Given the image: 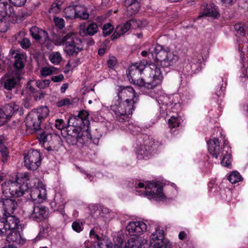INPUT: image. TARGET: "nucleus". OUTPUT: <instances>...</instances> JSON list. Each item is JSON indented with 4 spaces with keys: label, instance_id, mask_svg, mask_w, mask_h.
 <instances>
[{
    "label": "nucleus",
    "instance_id": "f257e3e1",
    "mask_svg": "<svg viewBox=\"0 0 248 248\" xmlns=\"http://www.w3.org/2000/svg\"><path fill=\"white\" fill-rule=\"evenodd\" d=\"M153 66L155 69L148 68L144 76L141 77L142 73L146 68L144 63L140 62L132 64L127 71L129 81L138 86H144L148 89L155 88L161 83L163 76L159 68L155 65Z\"/></svg>",
    "mask_w": 248,
    "mask_h": 248
},
{
    "label": "nucleus",
    "instance_id": "f03ea898",
    "mask_svg": "<svg viewBox=\"0 0 248 248\" xmlns=\"http://www.w3.org/2000/svg\"><path fill=\"white\" fill-rule=\"evenodd\" d=\"M57 41L59 45H65L64 51L69 55H77L83 49L81 39L71 31L66 33L63 32Z\"/></svg>",
    "mask_w": 248,
    "mask_h": 248
},
{
    "label": "nucleus",
    "instance_id": "7ed1b4c3",
    "mask_svg": "<svg viewBox=\"0 0 248 248\" xmlns=\"http://www.w3.org/2000/svg\"><path fill=\"white\" fill-rule=\"evenodd\" d=\"M150 51L156 62H159L161 66L164 67L173 65L178 60L177 55L163 49L159 45L152 46L150 48Z\"/></svg>",
    "mask_w": 248,
    "mask_h": 248
},
{
    "label": "nucleus",
    "instance_id": "20e7f679",
    "mask_svg": "<svg viewBox=\"0 0 248 248\" xmlns=\"http://www.w3.org/2000/svg\"><path fill=\"white\" fill-rule=\"evenodd\" d=\"M19 223V219L16 217H10L6 222H3V227L0 228V236H6V240L9 243L17 242L20 240L21 236L17 227Z\"/></svg>",
    "mask_w": 248,
    "mask_h": 248
},
{
    "label": "nucleus",
    "instance_id": "39448f33",
    "mask_svg": "<svg viewBox=\"0 0 248 248\" xmlns=\"http://www.w3.org/2000/svg\"><path fill=\"white\" fill-rule=\"evenodd\" d=\"M18 205L16 200L10 198H2L0 199V228L3 227V222H6L10 217H16L12 215Z\"/></svg>",
    "mask_w": 248,
    "mask_h": 248
},
{
    "label": "nucleus",
    "instance_id": "423d86ee",
    "mask_svg": "<svg viewBox=\"0 0 248 248\" xmlns=\"http://www.w3.org/2000/svg\"><path fill=\"white\" fill-rule=\"evenodd\" d=\"M133 101L130 99H126L123 102L118 101V104L111 106V109L117 115V119L120 122H124L128 118V115L132 114L133 109Z\"/></svg>",
    "mask_w": 248,
    "mask_h": 248
},
{
    "label": "nucleus",
    "instance_id": "0eeeda50",
    "mask_svg": "<svg viewBox=\"0 0 248 248\" xmlns=\"http://www.w3.org/2000/svg\"><path fill=\"white\" fill-rule=\"evenodd\" d=\"M40 153L36 150L30 149L24 156V165L30 170H36L41 163Z\"/></svg>",
    "mask_w": 248,
    "mask_h": 248
},
{
    "label": "nucleus",
    "instance_id": "6e6552de",
    "mask_svg": "<svg viewBox=\"0 0 248 248\" xmlns=\"http://www.w3.org/2000/svg\"><path fill=\"white\" fill-rule=\"evenodd\" d=\"M71 119L69 118L67 122L68 126L66 128V131L68 135H75L79 137H85L87 138H90V134L88 128H84L82 130V125H80L81 120L78 121V122L72 121L70 122Z\"/></svg>",
    "mask_w": 248,
    "mask_h": 248
},
{
    "label": "nucleus",
    "instance_id": "1a4fd4ad",
    "mask_svg": "<svg viewBox=\"0 0 248 248\" xmlns=\"http://www.w3.org/2000/svg\"><path fill=\"white\" fill-rule=\"evenodd\" d=\"M40 140L47 151L57 150L61 145V138L57 135L43 132L40 135Z\"/></svg>",
    "mask_w": 248,
    "mask_h": 248
},
{
    "label": "nucleus",
    "instance_id": "9d476101",
    "mask_svg": "<svg viewBox=\"0 0 248 248\" xmlns=\"http://www.w3.org/2000/svg\"><path fill=\"white\" fill-rule=\"evenodd\" d=\"M170 242L164 239V231L159 227L155 229V232L150 236L149 248H162Z\"/></svg>",
    "mask_w": 248,
    "mask_h": 248
},
{
    "label": "nucleus",
    "instance_id": "9b49d317",
    "mask_svg": "<svg viewBox=\"0 0 248 248\" xmlns=\"http://www.w3.org/2000/svg\"><path fill=\"white\" fill-rule=\"evenodd\" d=\"M48 214V209L43 205H34L30 212V218L39 222L46 219Z\"/></svg>",
    "mask_w": 248,
    "mask_h": 248
},
{
    "label": "nucleus",
    "instance_id": "f8f14e48",
    "mask_svg": "<svg viewBox=\"0 0 248 248\" xmlns=\"http://www.w3.org/2000/svg\"><path fill=\"white\" fill-rule=\"evenodd\" d=\"M42 121L38 118V116L32 111L30 112L26 118V125L28 130L36 131L40 129V124Z\"/></svg>",
    "mask_w": 248,
    "mask_h": 248
},
{
    "label": "nucleus",
    "instance_id": "ddd939ff",
    "mask_svg": "<svg viewBox=\"0 0 248 248\" xmlns=\"http://www.w3.org/2000/svg\"><path fill=\"white\" fill-rule=\"evenodd\" d=\"M0 119H2L3 124L10 119L13 114L19 109V106L13 103L5 105L2 108H0Z\"/></svg>",
    "mask_w": 248,
    "mask_h": 248
},
{
    "label": "nucleus",
    "instance_id": "4468645a",
    "mask_svg": "<svg viewBox=\"0 0 248 248\" xmlns=\"http://www.w3.org/2000/svg\"><path fill=\"white\" fill-rule=\"evenodd\" d=\"M146 225L143 222H130L126 226V230L131 235L138 236L146 229Z\"/></svg>",
    "mask_w": 248,
    "mask_h": 248
},
{
    "label": "nucleus",
    "instance_id": "2eb2a0df",
    "mask_svg": "<svg viewBox=\"0 0 248 248\" xmlns=\"http://www.w3.org/2000/svg\"><path fill=\"white\" fill-rule=\"evenodd\" d=\"M7 16L13 19L16 17L14 8L7 2H0V21H2Z\"/></svg>",
    "mask_w": 248,
    "mask_h": 248
},
{
    "label": "nucleus",
    "instance_id": "dca6fc26",
    "mask_svg": "<svg viewBox=\"0 0 248 248\" xmlns=\"http://www.w3.org/2000/svg\"><path fill=\"white\" fill-rule=\"evenodd\" d=\"M20 79L21 77L18 74L9 75L4 78L3 87L7 90L11 91L19 85Z\"/></svg>",
    "mask_w": 248,
    "mask_h": 248
},
{
    "label": "nucleus",
    "instance_id": "f3484780",
    "mask_svg": "<svg viewBox=\"0 0 248 248\" xmlns=\"http://www.w3.org/2000/svg\"><path fill=\"white\" fill-rule=\"evenodd\" d=\"M46 190L44 187H35L31 189L30 197L32 202L40 203L46 198Z\"/></svg>",
    "mask_w": 248,
    "mask_h": 248
},
{
    "label": "nucleus",
    "instance_id": "a211bd4d",
    "mask_svg": "<svg viewBox=\"0 0 248 248\" xmlns=\"http://www.w3.org/2000/svg\"><path fill=\"white\" fill-rule=\"evenodd\" d=\"M150 189V191H145L146 195L152 196L154 197H157L159 199H162L164 197L163 193V187L159 186L157 183L154 182L150 183L148 186L145 187V189Z\"/></svg>",
    "mask_w": 248,
    "mask_h": 248
},
{
    "label": "nucleus",
    "instance_id": "6ab92c4d",
    "mask_svg": "<svg viewBox=\"0 0 248 248\" xmlns=\"http://www.w3.org/2000/svg\"><path fill=\"white\" fill-rule=\"evenodd\" d=\"M202 12L198 17V19L204 16L217 18L219 16V14L217 10L216 6L214 4L202 5Z\"/></svg>",
    "mask_w": 248,
    "mask_h": 248
},
{
    "label": "nucleus",
    "instance_id": "aec40b11",
    "mask_svg": "<svg viewBox=\"0 0 248 248\" xmlns=\"http://www.w3.org/2000/svg\"><path fill=\"white\" fill-rule=\"evenodd\" d=\"M19 182L16 180L15 181H8L5 182L1 185L2 192L3 195L6 197L13 196Z\"/></svg>",
    "mask_w": 248,
    "mask_h": 248
},
{
    "label": "nucleus",
    "instance_id": "412c9836",
    "mask_svg": "<svg viewBox=\"0 0 248 248\" xmlns=\"http://www.w3.org/2000/svg\"><path fill=\"white\" fill-rule=\"evenodd\" d=\"M135 93L133 88L130 86L122 87L120 86L118 89V96L120 99H130L131 100L135 96Z\"/></svg>",
    "mask_w": 248,
    "mask_h": 248
},
{
    "label": "nucleus",
    "instance_id": "4be33fe9",
    "mask_svg": "<svg viewBox=\"0 0 248 248\" xmlns=\"http://www.w3.org/2000/svg\"><path fill=\"white\" fill-rule=\"evenodd\" d=\"M30 33L32 37L36 40L43 39L45 41L49 40L47 32L37 27H32L30 29Z\"/></svg>",
    "mask_w": 248,
    "mask_h": 248
},
{
    "label": "nucleus",
    "instance_id": "5701e85b",
    "mask_svg": "<svg viewBox=\"0 0 248 248\" xmlns=\"http://www.w3.org/2000/svg\"><path fill=\"white\" fill-rule=\"evenodd\" d=\"M208 151L213 156L217 158L220 153L218 139L214 138L207 142Z\"/></svg>",
    "mask_w": 248,
    "mask_h": 248
},
{
    "label": "nucleus",
    "instance_id": "b1692460",
    "mask_svg": "<svg viewBox=\"0 0 248 248\" xmlns=\"http://www.w3.org/2000/svg\"><path fill=\"white\" fill-rule=\"evenodd\" d=\"M88 116L87 112L82 110L80 111L77 116H73L70 118L71 119V122H78V121L81 120L80 125H82L83 128H88L89 129V125L90 124L89 121L87 119Z\"/></svg>",
    "mask_w": 248,
    "mask_h": 248
},
{
    "label": "nucleus",
    "instance_id": "393cba45",
    "mask_svg": "<svg viewBox=\"0 0 248 248\" xmlns=\"http://www.w3.org/2000/svg\"><path fill=\"white\" fill-rule=\"evenodd\" d=\"M221 156H222L221 164L225 167H229L231 164V150L229 147L224 146L221 149Z\"/></svg>",
    "mask_w": 248,
    "mask_h": 248
},
{
    "label": "nucleus",
    "instance_id": "a878e982",
    "mask_svg": "<svg viewBox=\"0 0 248 248\" xmlns=\"http://www.w3.org/2000/svg\"><path fill=\"white\" fill-rule=\"evenodd\" d=\"M98 25L95 23H92L89 24L86 27L81 28L79 31V33L83 36L90 35L93 36L98 31Z\"/></svg>",
    "mask_w": 248,
    "mask_h": 248
},
{
    "label": "nucleus",
    "instance_id": "bb28decb",
    "mask_svg": "<svg viewBox=\"0 0 248 248\" xmlns=\"http://www.w3.org/2000/svg\"><path fill=\"white\" fill-rule=\"evenodd\" d=\"M140 0H132L127 9V15L131 16L137 14L140 8Z\"/></svg>",
    "mask_w": 248,
    "mask_h": 248
},
{
    "label": "nucleus",
    "instance_id": "cd10ccee",
    "mask_svg": "<svg viewBox=\"0 0 248 248\" xmlns=\"http://www.w3.org/2000/svg\"><path fill=\"white\" fill-rule=\"evenodd\" d=\"M124 248H146L143 241L140 238H137L136 239H131L125 244Z\"/></svg>",
    "mask_w": 248,
    "mask_h": 248
},
{
    "label": "nucleus",
    "instance_id": "c85d7f7f",
    "mask_svg": "<svg viewBox=\"0 0 248 248\" xmlns=\"http://www.w3.org/2000/svg\"><path fill=\"white\" fill-rule=\"evenodd\" d=\"M32 111L38 115V118L41 121L48 115L49 112L47 107H42L36 110H32Z\"/></svg>",
    "mask_w": 248,
    "mask_h": 248
},
{
    "label": "nucleus",
    "instance_id": "c756f323",
    "mask_svg": "<svg viewBox=\"0 0 248 248\" xmlns=\"http://www.w3.org/2000/svg\"><path fill=\"white\" fill-rule=\"evenodd\" d=\"M28 184H22V183H18L17 188L15 191L13 197H19L23 195L25 191L28 189Z\"/></svg>",
    "mask_w": 248,
    "mask_h": 248
},
{
    "label": "nucleus",
    "instance_id": "7c9ffc66",
    "mask_svg": "<svg viewBox=\"0 0 248 248\" xmlns=\"http://www.w3.org/2000/svg\"><path fill=\"white\" fill-rule=\"evenodd\" d=\"M76 18L78 17L82 19H86L89 17V14L87 12L86 9L80 6H76Z\"/></svg>",
    "mask_w": 248,
    "mask_h": 248
},
{
    "label": "nucleus",
    "instance_id": "2f4dec72",
    "mask_svg": "<svg viewBox=\"0 0 248 248\" xmlns=\"http://www.w3.org/2000/svg\"><path fill=\"white\" fill-rule=\"evenodd\" d=\"M0 152L1 155V161L3 163H5L9 156V153L7 150V147L4 145L3 143L1 142V140H0Z\"/></svg>",
    "mask_w": 248,
    "mask_h": 248
},
{
    "label": "nucleus",
    "instance_id": "473e14b6",
    "mask_svg": "<svg viewBox=\"0 0 248 248\" xmlns=\"http://www.w3.org/2000/svg\"><path fill=\"white\" fill-rule=\"evenodd\" d=\"M62 2L61 1H56L53 2L48 9V12L52 14H57L61 11V6Z\"/></svg>",
    "mask_w": 248,
    "mask_h": 248
},
{
    "label": "nucleus",
    "instance_id": "72a5a7b5",
    "mask_svg": "<svg viewBox=\"0 0 248 248\" xmlns=\"http://www.w3.org/2000/svg\"><path fill=\"white\" fill-rule=\"evenodd\" d=\"M24 56L23 54H16L15 56L14 66L17 69H21L24 67Z\"/></svg>",
    "mask_w": 248,
    "mask_h": 248
},
{
    "label": "nucleus",
    "instance_id": "f704fd0d",
    "mask_svg": "<svg viewBox=\"0 0 248 248\" xmlns=\"http://www.w3.org/2000/svg\"><path fill=\"white\" fill-rule=\"evenodd\" d=\"M64 13L66 17L69 18H76V6H70L64 9Z\"/></svg>",
    "mask_w": 248,
    "mask_h": 248
},
{
    "label": "nucleus",
    "instance_id": "c9c22d12",
    "mask_svg": "<svg viewBox=\"0 0 248 248\" xmlns=\"http://www.w3.org/2000/svg\"><path fill=\"white\" fill-rule=\"evenodd\" d=\"M82 138L83 137L78 138V137L73 135L72 136L68 135L66 138V141L69 144L75 145H76L78 142L81 143L83 140Z\"/></svg>",
    "mask_w": 248,
    "mask_h": 248
},
{
    "label": "nucleus",
    "instance_id": "e433bc0d",
    "mask_svg": "<svg viewBox=\"0 0 248 248\" xmlns=\"http://www.w3.org/2000/svg\"><path fill=\"white\" fill-rule=\"evenodd\" d=\"M229 181L232 184H235L242 180V177L237 171L232 172L228 177Z\"/></svg>",
    "mask_w": 248,
    "mask_h": 248
},
{
    "label": "nucleus",
    "instance_id": "4c0bfd02",
    "mask_svg": "<svg viewBox=\"0 0 248 248\" xmlns=\"http://www.w3.org/2000/svg\"><path fill=\"white\" fill-rule=\"evenodd\" d=\"M149 148V147H147L145 145H141L137 151V154L139 155L138 157L139 158L141 157L144 158L150 155V152L147 150V148Z\"/></svg>",
    "mask_w": 248,
    "mask_h": 248
},
{
    "label": "nucleus",
    "instance_id": "58836bf2",
    "mask_svg": "<svg viewBox=\"0 0 248 248\" xmlns=\"http://www.w3.org/2000/svg\"><path fill=\"white\" fill-rule=\"evenodd\" d=\"M16 180L19 183L27 184L26 183L29 180V176L28 173H18L16 175Z\"/></svg>",
    "mask_w": 248,
    "mask_h": 248
},
{
    "label": "nucleus",
    "instance_id": "ea45409f",
    "mask_svg": "<svg viewBox=\"0 0 248 248\" xmlns=\"http://www.w3.org/2000/svg\"><path fill=\"white\" fill-rule=\"evenodd\" d=\"M49 59L52 63L57 64L61 61L62 57L60 53L56 52H53L50 55Z\"/></svg>",
    "mask_w": 248,
    "mask_h": 248
},
{
    "label": "nucleus",
    "instance_id": "a19ab883",
    "mask_svg": "<svg viewBox=\"0 0 248 248\" xmlns=\"http://www.w3.org/2000/svg\"><path fill=\"white\" fill-rule=\"evenodd\" d=\"M130 24V27L132 28L136 29V28H141L145 27L147 25V22L144 21V25H140V23H141L140 20H137L135 19H131L128 21Z\"/></svg>",
    "mask_w": 248,
    "mask_h": 248
},
{
    "label": "nucleus",
    "instance_id": "79ce46f5",
    "mask_svg": "<svg viewBox=\"0 0 248 248\" xmlns=\"http://www.w3.org/2000/svg\"><path fill=\"white\" fill-rule=\"evenodd\" d=\"M168 124L171 130L172 128L178 127L179 126L180 122L178 118L172 116L168 121Z\"/></svg>",
    "mask_w": 248,
    "mask_h": 248
},
{
    "label": "nucleus",
    "instance_id": "37998d69",
    "mask_svg": "<svg viewBox=\"0 0 248 248\" xmlns=\"http://www.w3.org/2000/svg\"><path fill=\"white\" fill-rule=\"evenodd\" d=\"M50 82V81L48 79L37 80L36 81V85L39 89H44L49 86Z\"/></svg>",
    "mask_w": 248,
    "mask_h": 248
},
{
    "label": "nucleus",
    "instance_id": "c03bdc74",
    "mask_svg": "<svg viewBox=\"0 0 248 248\" xmlns=\"http://www.w3.org/2000/svg\"><path fill=\"white\" fill-rule=\"evenodd\" d=\"M102 29L104 35L107 36L111 33L113 27L110 23H107L103 26Z\"/></svg>",
    "mask_w": 248,
    "mask_h": 248
},
{
    "label": "nucleus",
    "instance_id": "a18cd8bd",
    "mask_svg": "<svg viewBox=\"0 0 248 248\" xmlns=\"http://www.w3.org/2000/svg\"><path fill=\"white\" fill-rule=\"evenodd\" d=\"M235 31L240 36H244L246 34V30L241 24H236L234 26Z\"/></svg>",
    "mask_w": 248,
    "mask_h": 248
},
{
    "label": "nucleus",
    "instance_id": "49530a36",
    "mask_svg": "<svg viewBox=\"0 0 248 248\" xmlns=\"http://www.w3.org/2000/svg\"><path fill=\"white\" fill-rule=\"evenodd\" d=\"M67 126V124H65L62 119H57L55 121V126L59 130H62L64 128H66Z\"/></svg>",
    "mask_w": 248,
    "mask_h": 248
},
{
    "label": "nucleus",
    "instance_id": "de8ad7c7",
    "mask_svg": "<svg viewBox=\"0 0 248 248\" xmlns=\"http://www.w3.org/2000/svg\"><path fill=\"white\" fill-rule=\"evenodd\" d=\"M54 22L55 25L60 30L64 27V20L62 18L54 17Z\"/></svg>",
    "mask_w": 248,
    "mask_h": 248
},
{
    "label": "nucleus",
    "instance_id": "09e8293b",
    "mask_svg": "<svg viewBox=\"0 0 248 248\" xmlns=\"http://www.w3.org/2000/svg\"><path fill=\"white\" fill-rule=\"evenodd\" d=\"M130 24L127 21L123 26H117V31H121L123 34L126 32L130 29Z\"/></svg>",
    "mask_w": 248,
    "mask_h": 248
},
{
    "label": "nucleus",
    "instance_id": "8fccbe9b",
    "mask_svg": "<svg viewBox=\"0 0 248 248\" xmlns=\"http://www.w3.org/2000/svg\"><path fill=\"white\" fill-rule=\"evenodd\" d=\"M9 1L15 6L21 7L25 5L27 0H9Z\"/></svg>",
    "mask_w": 248,
    "mask_h": 248
},
{
    "label": "nucleus",
    "instance_id": "3c124183",
    "mask_svg": "<svg viewBox=\"0 0 248 248\" xmlns=\"http://www.w3.org/2000/svg\"><path fill=\"white\" fill-rule=\"evenodd\" d=\"M117 62L116 58L114 56H110L107 61L108 67L109 68H113Z\"/></svg>",
    "mask_w": 248,
    "mask_h": 248
},
{
    "label": "nucleus",
    "instance_id": "603ef678",
    "mask_svg": "<svg viewBox=\"0 0 248 248\" xmlns=\"http://www.w3.org/2000/svg\"><path fill=\"white\" fill-rule=\"evenodd\" d=\"M72 227L73 229L77 232H79L82 230V223L77 221L74 222L72 223Z\"/></svg>",
    "mask_w": 248,
    "mask_h": 248
},
{
    "label": "nucleus",
    "instance_id": "864d4df0",
    "mask_svg": "<svg viewBox=\"0 0 248 248\" xmlns=\"http://www.w3.org/2000/svg\"><path fill=\"white\" fill-rule=\"evenodd\" d=\"M21 46L23 48H28L31 46L30 41L28 38H25L20 42Z\"/></svg>",
    "mask_w": 248,
    "mask_h": 248
},
{
    "label": "nucleus",
    "instance_id": "5fc2aeb1",
    "mask_svg": "<svg viewBox=\"0 0 248 248\" xmlns=\"http://www.w3.org/2000/svg\"><path fill=\"white\" fill-rule=\"evenodd\" d=\"M69 104H70V100L68 98H64L57 102V106L59 107H61Z\"/></svg>",
    "mask_w": 248,
    "mask_h": 248
},
{
    "label": "nucleus",
    "instance_id": "6e6d98bb",
    "mask_svg": "<svg viewBox=\"0 0 248 248\" xmlns=\"http://www.w3.org/2000/svg\"><path fill=\"white\" fill-rule=\"evenodd\" d=\"M46 95V93L42 91H39L36 92V93L34 94V99L36 101L40 100L42 99L45 97Z\"/></svg>",
    "mask_w": 248,
    "mask_h": 248
},
{
    "label": "nucleus",
    "instance_id": "4d7b16f0",
    "mask_svg": "<svg viewBox=\"0 0 248 248\" xmlns=\"http://www.w3.org/2000/svg\"><path fill=\"white\" fill-rule=\"evenodd\" d=\"M41 75L43 77H46L47 76L50 75L52 73V71L51 69L47 67H44L41 71Z\"/></svg>",
    "mask_w": 248,
    "mask_h": 248
},
{
    "label": "nucleus",
    "instance_id": "13d9d810",
    "mask_svg": "<svg viewBox=\"0 0 248 248\" xmlns=\"http://www.w3.org/2000/svg\"><path fill=\"white\" fill-rule=\"evenodd\" d=\"M51 78L53 81L58 82L62 81L64 78V77L61 74L58 76H52Z\"/></svg>",
    "mask_w": 248,
    "mask_h": 248
},
{
    "label": "nucleus",
    "instance_id": "bf43d9fd",
    "mask_svg": "<svg viewBox=\"0 0 248 248\" xmlns=\"http://www.w3.org/2000/svg\"><path fill=\"white\" fill-rule=\"evenodd\" d=\"M123 33H121V31H117V27L116 28L115 31L113 33V34L111 35V38L112 40H114L115 39L118 38L121 35H123Z\"/></svg>",
    "mask_w": 248,
    "mask_h": 248
},
{
    "label": "nucleus",
    "instance_id": "052dcab7",
    "mask_svg": "<svg viewBox=\"0 0 248 248\" xmlns=\"http://www.w3.org/2000/svg\"><path fill=\"white\" fill-rule=\"evenodd\" d=\"M223 3L226 6L232 5L235 2L236 0H221Z\"/></svg>",
    "mask_w": 248,
    "mask_h": 248
},
{
    "label": "nucleus",
    "instance_id": "680f3d73",
    "mask_svg": "<svg viewBox=\"0 0 248 248\" xmlns=\"http://www.w3.org/2000/svg\"><path fill=\"white\" fill-rule=\"evenodd\" d=\"M90 235L92 238H95L96 240H99L100 237L98 235L96 234L93 230H92L90 232Z\"/></svg>",
    "mask_w": 248,
    "mask_h": 248
},
{
    "label": "nucleus",
    "instance_id": "e2e57ef3",
    "mask_svg": "<svg viewBox=\"0 0 248 248\" xmlns=\"http://www.w3.org/2000/svg\"><path fill=\"white\" fill-rule=\"evenodd\" d=\"M186 234L185 232H181L179 234V238L180 240H184L186 238Z\"/></svg>",
    "mask_w": 248,
    "mask_h": 248
},
{
    "label": "nucleus",
    "instance_id": "0e129e2a",
    "mask_svg": "<svg viewBox=\"0 0 248 248\" xmlns=\"http://www.w3.org/2000/svg\"><path fill=\"white\" fill-rule=\"evenodd\" d=\"M27 87L29 89L30 91L33 94V95L36 93V89L32 87L30 83V82L28 83Z\"/></svg>",
    "mask_w": 248,
    "mask_h": 248
},
{
    "label": "nucleus",
    "instance_id": "69168bd1",
    "mask_svg": "<svg viewBox=\"0 0 248 248\" xmlns=\"http://www.w3.org/2000/svg\"><path fill=\"white\" fill-rule=\"evenodd\" d=\"M68 84L67 83L63 84L61 88V91L62 93H63L65 92L66 90L68 88Z\"/></svg>",
    "mask_w": 248,
    "mask_h": 248
},
{
    "label": "nucleus",
    "instance_id": "338daca9",
    "mask_svg": "<svg viewBox=\"0 0 248 248\" xmlns=\"http://www.w3.org/2000/svg\"><path fill=\"white\" fill-rule=\"evenodd\" d=\"M105 52H106L105 48H101L99 49L98 53L100 56H102L105 54Z\"/></svg>",
    "mask_w": 248,
    "mask_h": 248
},
{
    "label": "nucleus",
    "instance_id": "774afa93",
    "mask_svg": "<svg viewBox=\"0 0 248 248\" xmlns=\"http://www.w3.org/2000/svg\"><path fill=\"white\" fill-rule=\"evenodd\" d=\"M48 227L46 226V227H43L41 231H40V233L42 234H45V233H47L48 232Z\"/></svg>",
    "mask_w": 248,
    "mask_h": 248
}]
</instances>
